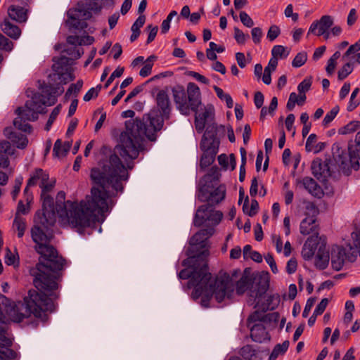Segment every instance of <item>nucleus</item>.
<instances>
[{"label": "nucleus", "instance_id": "1", "mask_svg": "<svg viewBox=\"0 0 360 360\" xmlns=\"http://www.w3.org/2000/svg\"><path fill=\"white\" fill-rule=\"evenodd\" d=\"M90 176L97 186L91 188V195L79 202L68 200L60 205L57 202L55 206L49 193L55 187L56 179H50L49 174L41 168L32 172L24 194L29 193L30 187L39 186L41 188L42 210L37 212V221L49 226L56 223L58 216L63 222L76 229L80 234L96 221L102 223L105 219V214L114 205L112 197L115 193L123 192V182L128 180L129 173L120 157L111 154L103 167L91 169Z\"/></svg>", "mask_w": 360, "mask_h": 360}, {"label": "nucleus", "instance_id": "12", "mask_svg": "<svg viewBox=\"0 0 360 360\" xmlns=\"http://www.w3.org/2000/svg\"><path fill=\"white\" fill-rule=\"evenodd\" d=\"M223 213L221 211L214 210L208 205H203L198 207L194 218L195 226H200L205 222L212 228L218 225L221 221Z\"/></svg>", "mask_w": 360, "mask_h": 360}, {"label": "nucleus", "instance_id": "17", "mask_svg": "<svg viewBox=\"0 0 360 360\" xmlns=\"http://www.w3.org/2000/svg\"><path fill=\"white\" fill-rule=\"evenodd\" d=\"M226 195V189L225 186H219L216 189H214L207 197L205 194V190L203 188H200L198 190V197L200 201L207 200L211 203L217 204L222 201Z\"/></svg>", "mask_w": 360, "mask_h": 360}, {"label": "nucleus", "instance_id": "2", "mask_svg": "<svg viewBox=\"0 0 360 360\" xmlns=\"http://www.w3.org/2000/svg\"><path fill=\"white\" fill-rule=\"evenodd\" d=\"M158 109H153L142 119H133L125 122V129L119 136V144L112 154L119 153L125 161L135 160L144 148L145 138L155 140V134L169 117L172 110L170 99L167 91L160 90L155 98Z\"/></svg>", "mask_w": 360, "mask_h": 360}, {"label": "nucleus", "instance_id": "23", "mask_svg": "<svg viewBox=\"0 0 360 360\" xmlns=\"http://www.w3.org/2000/svg\"><path fill=\"white\" fill-rule=\"evenodd\" d=\"M5 134L13 143L16 144L18 148L23 149L27 146L28 139L25 135L20 133L11 131L8 129H6Z\"/></svg>", "mask_w": 360, "mask_h": 360}, {"label": "nucleus", "instance_id": "35", "mask_svg": "<svg viewBox=\"0 0 360 360\" xmlns=\"http://www.w3.org/2000/svg\"><path fill=\"white\" fill-rule=\"evenodd\" d=\"M340 111V107L335 105L324 117L322 124L323 127H327L329 124L335 119Z\"/></svg>", "mask_w": 360, "mask_h": 360}, {"label": "nucleus", "instance_id": "43", "mask_svg": "<svg viewBox=\"0 0 360 360\" xmlns=\"http://www.w3.org/2000/svg\"><path fill=\"white\" fill-rule=\"evenodd\" d=\"M60 105H58L52 110L45 127V129L46 131H49L51 129V125L53 124V122L60 111Z\"/></svg>", "mask_w": 360, "mask_h": 360}, {"label": "nucleus", "instance_id": "31", "mask_svg": "<svg viewBox=\"0 0 360 360\" xmlns=\"http://www.w3.org/2000/svg\"><path fill=\"white\" fill-rule=\"evenodd\" d=\"M13 227H15L18 231V237L22 238L27 229L25 219L16 214L13 221Z\"/></svg>", "mask_w": 360, "mask_h": 360}, {"label": "nucleus", "instance_id": "8", "mask_svg": "<svg viewBox=\"0 0 360 360\" xmlns=\"http://www.w3.org/2000/svg\"><path fill=\"white\" fill-rule=\"evenodd\" d=\"M333 157L341 171L345 175H349L352 169L357 170L360 160V131L354 141L349 143L347 150L342 149L335 143L332 146Z\"/></svg>", "mask_w": 360, "mask_h": 360}, {"label": "nucleus", "instance_id": "20", "mask_svg": "<svg viewBox=\"0 0 360 360\" xmlns=\"http://www.w3.org/2000/svg\"><path fill=\"white\" fill-rule=\"evenodd\" d=\"M214 232V229L212 227L200 230L191 238V244L193 245L203 246V243L213 235Z\"/></svg>", "mask_w": 360, "mask_h": 360}, {"label": "nucleus", "instance_id": "51", "mask_svg": "<svg viewBox=\"0 0 360 360\" xmlns=\"http://www.w3.org/2000/svg\"><path fill=\"white\" fill-rule=\"evenodd\" d=\"M251 35L254 43L256 44H259L263 36L262 29L260 27L252 28L251 31Z\"/></svg>", "mask_w": 360, "mask_h": 360}, {"label": "nucleus", "instance_id": "32", "mask_svg": "<svg viewBox=\"0 0 360 360\" xmlns=\"http://www.w3.org/2000/svg\"><path fill=\"white\" fill-rule=\"evenodd\" d=\"M213 89L217 96V97L223 101L226 102V106L229 108H231L233 106V101L230 94L225 93L222 89L217 86H214Z\"/></svg>", "mask_w": 360, "mask_h": 360}, {"label": "nucleus", "instance_id": "36", "mask_svg": "<svg viewBox=\"0 0 360 360\" xmlns=\"http://www.w3.org/2000/svg\"><path fill=\"white\" fill-rule=\"evenodd\" d=\"M353 65L351 63L346 61V63L338 71V77L340 80H343L353 71Z\"/></svg>", "mask_w": 360, "mask_h": 360}, {"label": "nucleus", "instance_id": "59", "mask_svg": "<svg viewBox=\"0 0 360 360\" xmlns=\"http://www.w3.org/2000/svg\"><path fill=\"white\" fill-rule=\"evenodd\" d=\"M147 28L150 30L147 39V44H150L155 39L157 35L158 27V26H152L151 25H148Z\"/></svg>", "mask_w": 360, "mask_h": 360}, {"label": "nucleus", "instance_id": "46", "mask_svg": "<svg viewBox=\"0 0 360 360\" xmlns=\"http://www.w3.org/2000/svg\"><path fill=\"white\" fill-rule=\"evenodd\" d=\"M234 38L238 44H244L246 40L249 39V35L244 34L239 28L234 27Z\"/></svg>", "mask_w": 360, "mask_h": 360}, {"label": "nucleus", "instance_id": "30", "mask_svg": "<svg viewBox=\"0 0 360 360\" xmlns=\"http://www.w3.org/2000/svg\"><path fill=\"white\" fill-rule=\"evenodd\" d=\"M156 56H150L144 62L143 68L139 72V75L142 77H146L151 74L152 68L154 65V61L156 60Z\"/></svg>", "mask_w": 360, "mask_h": 360}, {"label": "nucleus", "instance_id": "52", "mask_svg": "<svg viewBox=\"0 0 360 360\" xmlns=\"http://www.w3.org/2000/svg\"><path fill=\"white\" fill-rule=\"evenodd\" d=\"M359 51H360V39L349 47L347 51L344 54L342 58H348L351 55L357 53Z\"/></svg>", "mask_w": 360, "mask_h": 360}, {"label": "nucleus", "instance_id": "33", "mask_svg": "<svg viewBox=\"0 0 360 360\" xmlns=\"http://www.w3.org/2000/svg\"><path fill=\"white\" fill-rule=\"evenodd\" d=\"M25 195L26 204H24L22 200H20L18 205V213H21L23 214H26L29 212L30 210V205L32 201L33 197L31 193H27Z\"/></svg>", "mask_w": 360, "mask_h": 360}, {"label": "nucleus", "instance_id": "9", "mask_svg": "<svg viewBox=\"0 0 360 360\" xmlns=\"http://www.w3.org/2000/svg\"><path fill=\"white\" fill-rule=\"evenodd\" d=\"M172 95L176 109L184 115L191 111L197 112L201 105V93L200 88L193 82H189L187 90L181 86L172 89Z\"/></svg>", "mask_w": 360, "mask_h": 360}, {"label": "nucleus", "instance_id": "53", "mask_svg": "<svg viewBox=\"0 0 360 360\" xmlns=\"http://www.w3.org/2000/svg\"><path fill=\"white\" fill-rule=\"evenodd\" d=\"M328 304V300L327 298H323L321 300V301L319 302V304L316 306L314 311V315L318 316L321 315L325 311L327 305Z\"/></svg>", "mask_w": 360, "mask_h": 360}, {"label": "nucleus", "instance_id": "45", "mask_svg": "<svg viewBox=\"0 0 360 360\" xmlns=\"http://www.w3.org/2000/svg\"><path fill=\"white\" fill-rule=\"evenodd\" d=\"M241 356L246 359H251L252 356H255L256 351L252 346L248 345L243 347L240 349Z\"/></svg>", "mask_w": 360, "mask_h": 360}, {"label": "nucleus", "instance_id": "64", "mask_svg": "<svg viewBox=\"0 0 360 360\" xmlns=\"http://www.w3.org/2000/svg\"><path fill=\"white\" fill-rule=\"evenodd\" d=\"M350 87H351V85H350V83H349V82H345L343 84V86H342V88L340 91V94H339V96H340V99H344L348 95V94L350 91Z\"/></svg>", "mask_w": 360, "mask_h": 360}, {"label": "nucleus", "instance_id": "48", "mask_svg": "<svg viewBox=\"0 0 360 360\" xmlns=\"http://www.w3.org/2000/svg\"><path fill=\"white\" fill-rule=\"evenodd\" d=\"M311 86V79L305 78L302 82H300L297 86L299 93L306 94Z\"/></svg>", "mask_w": 360, "mask_h": 360}, {"label": "nucleus", "instance_id": "10", "mask_svg": "<svg viewBox=\"0 0 360 360\" xmlns=\"http://www.w3.org/2000/svg\"><path fill=\"white\" fill-rule=\"evenodd\" d=\"M219 143L216 128L208 127L200 142V148L203 151L200 162L202 168H206L213 163L219 150Z\"/></svg>", "mask_w": 360, "mask_h": 360}, {"label": "nucleus", "instance_id": "18", "mask_svg": "<svg viewBox=\"0 0 360 360\" xmlns=\"http://www.w3.org/2000/svg\"><path fill=\"white\" fill-rule=\"evenodd\" d=\"M311 168L312 174L319 180L326 181V178L330 175L328 164L320 159L313 160Z\"/></svg>", "mask_w": 360, "mask_h": 360}, {"label": "nucleus", "instance_id": "28", "mask_svg": "<svg viewBox=\"0 0 360 360\" xmlns=\"http://www.w3.org/2000/svg\"><path fill=\"white\" fill-rule=\"evenodd\" d=\"M289 345L290 342L288 340L284 341L282 344H277L273 349L269 360H276L279 355L284 354L288 350Z\"/></svg>", "mask_w": 360, "mask_h": 360}, {"label": "nucleus", "instance_id": "56", "mask_svg": "<svg viewBox=\"0 0 360 360\" xmlns=\"http://www.w3.org/2000/svg\"><path fill=\"white\" fill-rule=\"evenodd\" d=\"M264 259L266 263L269 265L272 272L274 274H276L278 272V269L272 254L268 253L264 256Z\"/></svg>", "mask_w": 360, "mask_h": 360}, {"label": "nucleus", "instance_id": "60", "mask_svg": "<svg viewBox=\"0 0 360 360\" xmlns=\"http://www.w3.org/2000/svg\"><path fill=\"white\" fill-rule=\"evenodd\" d=\"M264 101V95L262 92L257 91L254 96V103L257 108H260L263 105Z\"/></svg>", "mask_w": 360, "mask_h": 360}, {"label": "nucleus", "instance_id": "41", "mask_svg": "<svg viewBox=\"0 0 360 360\" xmlns=\"http://www.w3.org/2000/svg\"><path fill=\"white\" fill-rule=\"evenodd\" d=\"M307 60V55L305 52L298 53L292 62V65L295 68L302 66Z\"/></svg>", "mask_w": 360, "mask_h": 360}, {"label": "nucleus", "instance_id": "40", "mask_svg": "<svg viewBox=\"0 0 360 360\" xmlns=\"http://www.w3.org/2000/svg\"><path fill=\"white\" fill-rule=\"evenodd\" d=\"M271 54L274 58H277V57L286 58L289 54V51L286 52L285 48L283 46L276 45L271 50Z\"/></svg>", "mask_w": 360, "mask_h": 360}, {"label": "nucleus", "instance_id": "5", "mask_svg": "<svg viewBox=\"0 0 360 360\" xmlns=\"http://www.w3.org/2000/svg\"><path fill=\"white\" fill-rule=\"evenodd\" d=\"M58 288L50 290H30L24 302L18 303L13 309V321L20 323L33 314L36 318L44 321L47 319L46 312L54 311V303L51 296L55 295L53 291Z\"/></svg>", "mask_w": 360, "mask_h": 360}, {"label": "nucleus", "instance_id": "7", "mask_svg": "<svg viewBox=\"0 0 360 360\" xmlns=\"http://www.w3.org/2000/svg\"><path fill=\"white\" fill-rule=\"evenodd\" d=\"M56 102V98L50 95L46 98L40 94H34L31 99L26 101L25 107H19L16 110L18 117L14 120L15 128L25 132L31 131V126L27 121H34L38 114L43 112L44 105H52Z\"/></svg>", "mask_w": 360, "mask_h": 360}, {"label": "nucleus", "instance_id": "54", "mask_svg": "<svg viewBox=\"0 0 360 360\" xmlns=\"http://www.w3.org/2000/svg\"><path fill=\"white\" fill-rule=\"evenodd\" d=\"M295 117L293 114H289L285 121V127L288 131H292V135L295 134V130L293 127V124L295 122Z\"/></svg>", "mask_w": 360, "mask_h": 360}, {"label": "nucleus", "instance_id": "37", "mask_svg": "<svg viewBox=\"0 0 360 360\" xmlns=\"http://www.w3.org/2000/svg\"><path fill=\"white\" fill-rule=\"evenodd\" d=\"M359 92H360V89L358 87L355 88L353 90V91L351 94V96H350V99H349L347 108L348 111L351 112V111L354 110L360 104V101L355 99Z\"/></svg>", "mask_w": 360, "mask_h": 360}, {"label": "nucleus", "instance_id": "50", "mask_svg": "<svg viewBox=\"0 0 360 360\" xmlns=\"http://www.w3.org/2000/svg\"><path fill=\"white\" fill-rule=\"evenodd\" d=\"M240 20L243 25L247 27H252L254 25V21L245 11L240 13Z\"/></svg>", "mask_w": 360, "mask_h": 360}, {"label": "nucleus", "instance_id": "25", "mask_svg": "<svg viewBox=\"0 0 360 360\" xmlns=\"http://www.w3.org/2000/svg\"><path fill=\"white\" fill-rule=\"evenodd\" d=\"M304 187L314 196L320 197L322 194L321 187L311 177H304L302 181Z\"/></svg>", "mask_w": 360, "mask_h": 360}, {"label": "nucleus", "instance_id": "38", "mask_svg": "<svg viewBox=\"0 0 360 360\" xmlns=\"http://www.w3.org/2000/svg\"><path fill=\"white\" fill-rule=\"evenodd\" d=\"M82 86L83 81L82 79L78 80L75 84H72L65 93V97H70L72 95L76 97L82 89Z\"/></svg>", "mask_w": 360, "mask_h": 360}, {"label": "nucleus", "instance_id": "42", "mask_svg": "<svg viewBox=\"0 0 360 360\" xmlns=\"http://www.w3.org/2000/svg\"><path fill=\"white\" fill-rule=\"evenodd\" d=\"M101 88H102L101 84H98L96 87L91 88L84 96V101H89L92 98H96L98 96Z\"/></svg>", "mask_w": 360, "mask_h": 360}, {"label": "nucleus", "instance_id": "13", "mask_svg": "<svg viewBox=\"0 0 360 360\" xmlns=\"http://www.w3.org/2000/svg\"><path fill=\"white\" fill-rule=\"evenodd\" d=\"M307 216L300 223V230L302 235L312 234V236H319L317 230V224L316 216L318 214L316 207L312 202H307L305 205Z\"/></svg>", "mask_w": 360, "mask_h": 360}, {"label": "nucleus", "instance_id": "29", "mask_svg": "<svg viewBox=\"0 0 360 360\" xmlns=\"http://www.w3.org/2000/svg\"><path fill=\"white\" fill-rule=\"evenodd\" d=\"M258 209L259 205L257 201L256 200H252L251 205L250 206L248 196H246L243 205V210L244 213L249 215L250 217H252L256 214Z\"/></svg>", "mask_w": 360, "mask_h": 360}, {"label": "nucleus", "instance_id": "21", "mask_svg": "<svg viewBox=\"0 0 360 360\" xmlns=\"http://www.w3.org/2000/svg\"><path fill=\"white\" fill-rule=\"evenodd\" d=\"M329 259V252L326 249L325 245H321L315 256L316 266L320 269H324L328 266Z\"/></svg>", "mask_w": 360, "mask_h": 360}, {"label": "nucleus", "instance_id": "14", "mask_svg": "<svg viewBox=\"0 0 360 360\" xmlns=\"http://www.w3.org/2000/svg\"><path fill=\"white\" fill-rule=\"evenodd\" d=\"M14 149L10 142L3 141L0 142V167L6 168L9 166L8 155H13ZM8 176L0 171V185H5L8 181Z\"/></svg>", "mask_w": 360, "mask_h": 360}, {"label": "nucleus", "instance_id": "4", "mask_svg": "<svg viewBox=\"0 0 360 360\" xmlns=\"http://www.w3.org/2000/svg\"><path fill=\"white\" fill-rule=\"evenodd\" d=\"M269 286V278L266 275L253 276L247 269L242 273L238 269L220 274L212 285L211 296L214 295L216 300L220 303L226 298L232 297L234 289L238 295H243L249 290L248 303L254 308L262 310L269 309V305L261 304Z\"/></svg>", "mask_w": 360, "mask_h": 360}, {"label": "nucleus", "instance_id": "44", "mask_svg": "<svg viewBox=\"0 0 360 360\" xmlns=\"http://www.w3.org/2000/svg\"><path fill=\"white\" fill-rule=\"evenodd\" d=\"M263 315L259 311H255L251 314L248 319V326L249 328L255 323H262Z\"/></svg>", "mask_w": 360, "mask_h": 360}, {"label": "nucleus", "instance_id": "63", "mask_svg": "<svg viewBox=\"0 0 360 360\" xmlns=\"http://www.w3.org/2000/svg\"><path fill=\"white\" fill-rule=\"evenodd\" d=\"M258 192V181L257 177H254L251 181V186L250 188V195L252 197L257 195Z\"/></svg>", "mask_w": 360, "mask_h": 360}, {"label": "nucleus", "instance_id": "62", "mask_svg": "<svg viewBox=\"0 0 360 360\" xmlns=\"http://www.w3.org/2000/svg\"><path fill=\"white\" fill-rule=\"evenodd\" d=\"M188 75L190 76H191L192 77H193L197 81H198L202 84H209V82H210L209 79L207 77H205V76L199 74L198 72H196L194 71H191V72H189Z\"/></svg>", "mask_w": 360, "mask_h": 360}, {"label": "nucleus", "instance_id": "3", "mask_svg": "<svg viewBox=\"0 0 360 360\" xmlns=\"http://www.w3.org/2000/svg\"><path fill=\"white\" fill-rule=\"evenodd\" d=\"M37 212L34 218L36 224L31 229L30 232L32 239L35 243L34 250L40 255L42 260H40L36 267L31 271V274L34 277L33 283L38 289H54L58 288V282L62 277V271L68 263L51 244L52 236L46 233L43 230L49 229L55 223L45 226L37 221Z\"/></svg>", "mask_w": 360, "mask_h": 360}, {"label": "nucleus", "instance_id": "15", "mask_svg": "<svg viewBox=\"0 0 360 360\" xmlns=\"http://www.w3.org/2000/svg\"><path fill=\"white\" fill-rule=\"evenodd\" d=\"M12 340L6 330L0 329V360L14 359L17 357V353L10 348Z\"/></svg>", "mask_w": 360, "mask_h": 360}, {"label": "nucleus", "instance_id": "47", "mask_svg": "<svg viewBox=\"0 0 360 360\" xmlns=\"http://www.w3.org/2000/svg\"><path fill=\"white\" fill-rule=\"evenodd\" d=\"M124 68L123 67H117L113 72L110 75V76L109 77V78L108 79V80L106 81L104 86L105 88H108L109 86V85L113 82V80L116 78V77H120L122 76V75L123 74L124 72Z\"/></svg>", "mask_w": 360, "mask_h": 360}, {"label": "nucleus", "instance_id": "61", "mask_svg": "<svg viewBox=\"0 0 360 360\" xmlns=\"http://www.w3.org/2000/svg\"><path fill=\"white\" fill-rule=\"evenodd\" d=\"M316 139L317 137L315 134H311L309 136L305 144V148L307 150L311 151L313 149L314 145L316 142Z\"/></svg>", "mask_w": 360, "mask_h": 360}, {"label": "nucleus", "instance_id": "34", "mask_svg": "<svg viewBox=\"0 0 360 360\" xmlns=\"http://www.w3.org/2000/svg\"><path fill=\"white\" fill-rule=\"evenodd\" d=\"M360 128V122L359 121H352L348 123L345 127L339 129L338 133L340 134H347L354 132Z\"/></svg>", "mask_w": 360, "mask_h": 360}, {"label": "nucleus", "instance_id": "26", "mask_svg": "<svg viewBox=\"0 0 360 360\" xmlns=\"http://www.w3.org/2000/svg\"><path fill=\"white\" fill-rule=\"evenodd\" d=\"M71 146L70 141L63 143L60 139H57L54 143L53 153L56 157L63 158L67 155Z\"/></svg>", "mask_w": 360, "mask_h": 360}, {"label": "nucleus", "instance_id": "58", "mask_svg": "<svg viewBox=\"0 0 360 360\" xmlns=\"http://www.w3.org/2000/svg\"><path fill=\"white\" fill-rule=\"evenodd\" d=\"M297 260L294 258H291L288 262H287V264H286V271L289 274H292L293 273H295L297 270Z\"/></svg>", "mask_w": 360, "mask_h": 360}, {"label": "nucleus", "instance_id": "16", "mask_svg": "<svg viewBox=\"0 0 360 360\" xmlns=\"http://www.w3.org/2000/svg\"><path fill=\"white\" fill-rule=\"evenodd\" d=\"M333 24V19L330 15H323L319 21H314L311 23L308 31V34L310 33L317 36L324 34Z\"/></svg>", "mask_w": 360, "mask_h": 360}, {"label": "nucleus", "instance_id": "11", "mask_svg": "<svg viewBox=\"0 0 360 360\" xmlns=\"http://www.w3.org/2000/svg\"><path fill=\"white\" fill-rule=\"evenodd\" d=\"M356 259V251L353 250L352 244L347 248L335 245L331 250V264L336 271L340 270L346 261L354 262Z\"/></svg>", "mask_w": 360, "mask_h": 360}, {"label": "nucleus", "instance_id": "24", "mask_svg": "<svg viewBox=\"0 0 360 360\" xmlns=\"http://www.w3.org/2000/svg\"><path fill=\"white\" fill-rule=\"evenodd\" d=\"M250 335L255 342H262L266 335V328L262 323H257L250 326Z\"/></svg>", "mask_w": 360, "mask_h": 360}, {"label": "nucleus", "instance_id": "49", "mask_svg": "<svg viewBox=\"0 0 360 360\" xmlns=\"http://www.w3.org/2000/svg\"><path fill=\"white\" fill-rule=\"evenodd\" d=\"M280 32L281 31L278 26L272 25L269 29L266 37L269 41H273L278 37Z\"/></svg>", "mask_w": 360, "mask_h": 360}, {"label": "nucleus", "instance_id": "55", "mask_svg": "<svg viewBox=\"0 0 360 360\" xmlns=\"http://www.w3.org/2000/svg\"><path fill=\"white\" fill-rule=\"evenodd\" d=\"M145 21L146 17L144 15L139 16L131 27V31L140 32V28L143 27Z\"/></svg>", "mask_w": 360, "mask_h": 360}, {"label": "nucleus", "instance_id": "57", "mask_svg": "<svg viewBox=\"0 0 360 360\" xmlns=\"http://www.w3.org/2000/svg\"><path fill=\"white\" fill-rule=\"evenodd\" d=\"M315 302H316V300H315V298H313V297H310L307 300V303L304 307V311L302 312L303 317L306 318L309 316V314L311 308L314 305Z\"/></svg>", "mask_w": 360, "mask_h": 360}, {"label": "nucleus", "instance_id": "39", "mask_svg": "<svg viewBox=\"0 0 360 360\" xmlns=\"http://www.w3.org/2000/svg\"><path fill=\"white\" fill-rule=\"evenodd\" d=\"M13 43L0 33V49L7 52H11L13 50Z\"/></svg>", "mask_w": 360, "mask_h": 360}, {"label": "nucleus", "instance_id": "19", "mask_svg": "<svg viewBox=\"0 0 360 360\" xmlns=\"http://www.w3.org/2000/svg\"><path fill=\"white\" fill-rule=\"evenodd\" d=\"M319 240L317 236H311L304 243L302 250V256L305 260H310L315 255Z\"/></svg>", "mask_w": 360, "mask_h": 360}, {"label": "nucleus", "instance_id": "27", "mask_svg": "<svg viewBox=\"0 0 360 360\" xmlns=\"http://www.w3.org/2000/svg\"><path fill=\"white\" fill-rule=\"evenodd\" d=\"M9 17L18 22H22L27 20V15L25 9L20 6H12L8 8Z\"/></svg>", "mask_w": 360, "mask_h": 360}, {"label": "nucleus", "instance_id": "22", "mask_svg": "<svg viewBox=\"0 0 360 360\" xmlns=\"http://www.w3.org/2000/svg\"><path fill=\"white\" fill-rule=\"evenodd\" d=\"M0 26L4 34L15 40L18 39L21 34L20 29L8 19H5Z\"/></svg>", "mask_w": 360, "mask_h": 360}, {"label": "nucleus", "instance_id": "6", "mask_svg": "<svg viewBox=\"0 0 360 360\" xmlns=\"http://www.w3.org/2000/svg\"><path fill=\"white\" fill-rule=\"evenodd\" d=\"M204 253L205 252L188 261L192 271L184 269L179 274V277L181 279L189 278L188 286L194 288L192 296L194 299L202 297L203 302L210 300L212 290V285L210 284L212 276L208 272L207 263Z\"/></svg>", "mask_w": 360, "mask_h": 360}]
</instances>
